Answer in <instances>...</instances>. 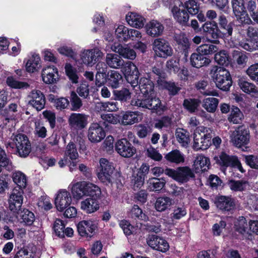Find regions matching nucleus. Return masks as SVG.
<instances>
[{"label": "nucleus", "mask_w": 258, "mask_h": 258, "mask_svg": "<svg viewBox=\"0 0 258 258\" xmlns=\"http://www.w3.org/2000/svg\"><path fill=\"white\" fill-rule=\"evenodd\" d=\"M218 50V48L216 45L212 44H204L198 46L196 51L205 56L210 57V55L215 53Z\"/></svg>", "instance_id": "obj_51"}, {"label": "nucleus", "mask_w": 258, "mask_h": 258, "mask_svg": "<svg viewBox=\"0 0 258 258\" xmlns=\"http://www.w3.org/2000/svg\"><path fill=\"white\" fill-rule=\"evenodd\" d=\"M214 59L218 64L223 66H228L231 62V58L225 50H221L215 53Z\"/></svg>", "instance_id": "obj_52"}, {"label": "nucleus", "mask_w": 258, "mask_h": 258, "mask_svg": "<svg viewBox=\"0 0 258 258\" xmlns=\"http://www.w3.org/2000/svg\"><path fill=\"white\" fill-rule=\"evenodd\" d=\"M120 227L122 229L125 236H128L137 233L136 227L132 225L131 223L126 220H122L119 223Z\"/></svg>", "instance_id": "obj_59"}, {"label": "nucleus", "mask_w": 258, "mask_h": 258, "mask_svg": "<svg viewBox=\"0 0 258 258\" xmlns=\"http://www.w3.org/2000/svg\"><path fill=\"white\" fill-rule=\"evenodd\" d=\"M14 141L18 155L22 158L27 157L31 151V144L28 137L23 134H18L15 136Z\"/></svg>", "instance_id": "obj_6"}, {"label": "nucleus", "mask_w": 258, "mask_h": 258, "mask_svg": "<svg viewBox=\"0 0 258 258\" xmlns=\"http://www.w3.org/2000/svg\"><path fill=\"white\" fill-rule=\"evenodd\" d=\"M176 137L177 141L183 147H187L190 142L189 133L185 130L181 129L176 132Z\"/></svg>", "instance_id": "obj_58"}, {"label": "nucleus", "mask_w": 258, "mask_h": 258, "mask_svg": "<svg viewBox=\"0 0 258 258\" xmlns=\"http://www.w3.org/2000/svg\"><path fill=\"white\" fill-rule=\"evenodd\" d=\"M203 135L195 132L194 134V144L193 147L194 149L197 150L199 149H205L206 148L204 147V144L206 143V141H209L210 137L209 135L203 133Z\"/></svg>", "instance_id": "obj_41"}, {"label": "nucleus", "mask_w": 258, "mask_h": 258, "mask_svg": "<svg viewBox=\"0 0 258 258\" xmlns=\"http://www.w3.org/2000/svg\"><path fill=\"white\" fill-rule=\"evenodd\" d=\"M115 34L119 42H126L128 39L134 40L141 37V33L138 30L129 29L122 25L118 26L115 29Z\"/></svg>", "instance_id": "obj_11"}, {"label": "nucleus", "mask_w": 258, "mask_h": 258, "mask_svg": "<svg viewBox=\"0 0 258 258\" xmlns=\"http://www.w3.org/2000/svg\"><path fill=\"white\" fill-rule=\"evenodd\" d=\"M28 97L30 98L28 104L37 111H40L44 108L46 102L45 97L40 90H32Z\"/></svg>", "instance_id": "obj_15"}, {"label": "nucleus", "mask_w": 258, "mask_h": 258, "mask_svg": "<svg viewBox=\"0 0 258 258\" xmlns=\"http://www.w3.org/2000/svg\"><path fill=\"white\" fill-rule=\"evenodd\" d=\"M111 48L114 51L118 53L120 56H121L125 58L133 60L137 56L136 52L134 49L129 47H123L120 44H117V45L114 44Z\"/></svg>", "instance_id": "obj_33"}, {"label": "nucleus", "mask_w": 258, "mask_h": 258, "mask_svg": "<svg viewBox=\"0 0 258 258\" xmlns=\"http://www.w3.org/2000/svg\"><path fill=\"white\" fill-rule=\"evenodd\" d=\"M26 70L28 73L37 72L41 67V59L38 54L34 53L27 60L26 63Z\"/></svg>", "instance_id": "obj_36"}, {"label": "nucleus", "mask_w": 258, "mask_h": 258, "mask_svg": "<svg viewBox=\"0 0 258 258\" xmlns=\"http://www.w3.org/2000/svg\"><path fill=\"white\" fill-rule=\"evenodd\" d=\"M171 205V200L167 197H159L155 203V208L158 212H163Z\"/></svg>", "instance_id": "obj_48"}, {"label": "nucleus", "mask_w": 258, "mask_h": 258, "mask_svg": "<svg viewBox=\"0 0 258 258\" xmlns=\"http://www.w3.org/2000/svg\"><path fill=\"white\" fill-rule=\"evenodd\" d=\"M101 201L95 199L87 198L81 202V209L87 213H93L99 210Z\"/></svg>", "instance_id": "obj_28"}, {"label": "nucleus", "mask_w": 258, "mask_h": 258, "mask_svg": "<svg viewBox=\"0 0 258 258\" xmlns=\"http://www.w3.org/2000/svg\"><path fill=\"white\" fill-rule=\"evenodd\" d=\"M146 74L147 76H149L153 80H156L158 86L167 77L166 73L162 69L156 67H153L152 71Z\"/></svg>", "instance_id": "obj_38"}, {"label": "nucleus", "mask_w": 258, "mask_h": 258, "mask_svg": "<svg viewBox=\"0 0 258 258\" xmlns=\"http://www.w3.org/2000/svg\"><path fill=\"white\" fill-rule=\"evenodd\" d=\"M165 158L168 162L176 164L183 163L185 160L183 155L177 149L172 150L168 153L165 156Z\"/></svg>", "instance_id": "obj_45"}, {"label": "nucleus", "mask_w": 258, "mask_h": 258, "mask_svg": "<svg viewBox=\"0 0 258 258\" xmlns=\"http://www.w3.org/2000/svg\"><path fill=\"white\" fill-rule=\"evenodd\" d=\"M171 12L174 18L182 26L189 25V13L185 10H180L177 6H174Z\"/></svg>", "instance_id": "obj_26"}, {"label": "nucleus", "mask_w": 258, "mask_h": 258, "mask_svg": "<svg viewBox=\"0 0 258 258\" xmlns=\"http://www.w3.org/2000/svg\"><path fill=\"white\" fill-rule=\"evenodd\" d=\"M243 118V114L239 108L235 106L232 105L230 114L228 118L230 122L234 124L240 123Z\"/></svg>", "instance_id": "obj_53"}, {"label": "nucleus", "mask_w": 258, "mask_h": 258, "mask_svg": "<svg viewBox=\"0 0 258 258\" xmlns=\"http://www.w3.org/2000/svg\"><path fill=\"white\" fill-rule=\"evenodd\" d=\"M186 11L191 15H195L199 12L200 5L195 0H188L184 3Z\"/></svg>", "instance_id": "obj_64"}, {"label": "nucleus", "mask_w": 258, "mask_h": 258, "mask_svg": "<svg viewBox=\"0 0 258 258\" xmlns=\"http://www.w3.org/2000/svg\"><path fill=\"white\" fill-rule=\"evenodd\" d=\"M64 70L67 76L72 83H78L79 77L75 68L73 67L70 63H67L64 66Z\"/></svg>", "instance_id": "obj_56"}, {"label": "nucleus", "mask_w": 258, "mask_h": 258, "mask_svg": "<svg viewBox=\"0 0 258 258\" xmlns=\"http://www.w3.org/2000/svg\"><path fill=\"white\" fill-rule=\"evenodd\" d=\"M248 0H231L232 7L233 13L237 19H241L243 16L248 17L247 9V3ZM248 21L251 22L249 18H248Z\"/></svg>", "instance_id": "obj_22"}, {"label": "nucleus", "mask_w": 258, "mask_h": 258, "mask_svg": "<svg viewBox=\"0 0 258 258\" xmlns=\"http://www.w3.org/2000/svg\"><path fill=\"white\" fill-rule=\"evenodd\" d=\"M98 70L96 74L95 84L98 86H101L107 82V67L105 63L99 62L96 66Z\"/></svg>", "instance_id": "obj_32"}, {"label": "nucleus", "mask_w": 258, "mask_h": 258, "mask_svg": "<svg viewBox=\"0 0 258 258\" xmlns=\"http://www.w3.org/2000/svg\"><path fill=\"white\" fill-rule=\"evenodd\" d=\"M218 23H206L204 25V32L207 37L215 39L220 38L229 37L233 33L234 24L233 22H228L227 17L223 14H220L218 18Z\"/></svg>", "instance_id": "obj_2"}, {"label": "nucleus", "mask_w": 258, "mask_h": 258, "mask_svg": "<svg viewBox=\"0 0 258 258\" xmlns=\"http://www.w3.org/2000/svg\"><path fill=\"white\" fill-rule=\"evenodd\" d=\"M238 85L243 92L248 94L258 95V91L255 85L246 81L244 79H240L238 82Z\"/></svg>", "instance_id": "obj_44"}, {"label": "nucleus", "mask_w": 258, "mask_h": 258, "mask_svg": "<svg viewBox=\"0 0 258 258\" xmlns=\"http://www.w3.org/2000/svg\"><path fill=\"white\" fill-rule=\"evenodd\" d=\"M246 182L242 180H235L230 179L227 181V184L233 191H243L245 190Z\"/></svg>", "instance_id": "obj_62"}, {"label": "nucleus", "mask_w": 258, "mask_h": 258, "mask_svg": "<svg viewBox=\"0 0 258 258\" xmlns=\"http://www.w3.org/2000/svg\"><path fill=\"white\" fill-rule=\"evenodd\" d=\"M236 156H229L224 152H222L219 156L214 158L215 163L221 167L227 168L231 167L235 163Z\"/></svg>", "instance_id": "obj_30"}, {"label": "nucleus", "mask_w": 258, "mask_h": 258, "mask_svg": "<svg viewBox=\"0 0 258 258\" xmlns=\"http://www.w3.org/2000/svg\"><path fill=\"white\" fill-rule=\"evenodd\" d=\"M166 175L179 183H187L196 177L194 170L187 166H179L175 169L166 167Z\"/></svg>", "instance_id": "obj_4"}, {"label": "nucleus", "mask_w": 258, "mask_h": 258, "mask_svg": "<svg viewBox=\"0 0 258 258\" xmlns=\"http://www.w3.org/2000/svg\"><path fill=\"white\" fill-rule=\"evenodd\" d=\"M97 227L94 222L90 220H83L77 224V230L81 237H92Z\"/></svg>", "instance_id": "obj_18"}, {"label": "nucleus", "mask_w": 258, "mask_h": 258, "mask_svg": "<svg viewBox=\"0 0 258 258\" xmlns=\"http://www.w3.org/2000/svg\"><path fill=\"white\" fill-rule=\"evenodd\" d=\"M41 77L43 82L46 84L56 83L58 80V69L54 66H47L42 69Z\"/></svg>", "instance_id": "obj_17"}, {"label": "nucleus", "mask_w": 258, "mask_h": 258, "mask_svg": "<svg viewBox=\"0 0 258 258\" xmlns=\"http://www.w3.org/2000/svg\"><path fill=\"white\" fill-rule=\"evenodd\" d=\"M214 81L216 87L224 91L229 90L232 84L229 72L223 68H220L215 72Z\"/></svg>", "instance_id": "obj_5"}, {"label": "nucleus", "mask_w": 258, "mask_h": 258, "mask_svg": "<svg viewBox=\"0 0 258 258\" xmlns=\"http://www.w3.org/2000/svg\"><path fill=\"white\" fill-rule=\"evenodd\" d=\"M86 195L88 196V198L95 199L101 201L103 195L100 188L97 185L87 182V186L86 187Z\"/></svg>", "instance_id": "obj_37"}, {"label": "nucleus", "mask_w": 258, "mask_h": 258, "mask_svg": "<svg viewBox=\"0 0 258 258\" xmlns=\"http://www.w3.org/2000/svg\"><path fill=\"white\" fill-rule=\"evenodd\" d=\"M102 120L99 122L104 127V128L109 129V124H115L119 120L116 116L113 115V114H105L101 115Z\"/></svg>", "instance_id": "obj_61"}, {"label": "nucleus", "mask_w": 258, "mask_h": 258, "mask_svg": "<svg viewBox=\"0 0 258 258\" xmlns=\"http://www.w3.org/2000/svg\"><path fill=\"white\" fill-rule=\"evenodd\" d=\"M249 132L243 126H240L233 132L231 141L233 145L237 148H241L249 142Z\"/></svg>", "instance_id": "obj_12"}, {"label": "nucleus", "mask_w": 258, "mask_h": 258, "mask_svg": "<svg viewBox=\"0 0 258 258\" xmlns=\"http://www.w3.org/2000/svg\"><path fill=\"white\" fill-rule=\"evenodd\" d=\"M122 72L126 81L132 86H135L138 84L140 73L133 62H127L122 68Z\"/></svg>", "instance_id": "obj_10"}, {"label": "nucleus", "mask_w": 258, "mask_h": 258, "mask_svg": "<svg viewBox=\"0 0 258 258\" xmlns=\"http://www.w3.org/2000/svg\"><path fill=\"white\" fill-rule=\"evenodd\" d=\"M126 20L130 25L137 28H143L145 25V19L136 13H128Z\"/></svg>", "instance_id": "obj_34"}, {"label": "nucleus", "mask_w": 258, "mask_h": 258, "mask_svg": "<svg viewBox=\"0 0 258 258\" xmlns=\"http://www.w3.org/2000/svg\"><path fill=\"white\" fill-rule=\"evenodd\" d=\"M106 62L110 68L115 69L122 68L124 66V61L121 59L119 54L107 53Z\"/></svg>", "instance_id": "obj_39"}, {"label": "nucleus", "mask_w": 258, "mask_h": 258, "mask_svg": "<svg viewBox=\"0 0 258 258\" xmlns=\"http://www.w3.org/2000/svg\"><path fill=\"white\" fill-rule=\"evenodd\" d=\"M218 103V99L209 97L204 99L202 106L208 112L213 113L216 111Z\"/></svg>", "instance_id": "obj_55"}, {"label": "nucleus", "mask_w": 258, "mask_h": 258, "mask_svg": "<svg viewBox=\"0 0 258 258\" xmlns=\"http://www.w3.org/2000/svg\"><path fill=\"white\" fill-rule=\"evenodd\" d=\"M18 105L15 103L10 104L7 107L2 111L1 114L5 118V120L9 122L15 118L14 114H11V112L16 113L18 111Z\"/></svg>", "instance_id": "obj_57"}, {"label": "nucleus", "mask_w": 258, "mask_h": 258, "mask_svg": "<svg viewBox=\"0 0 258 258\" xmlns=\"http://www.w3.org/2000/svg\"><path fill=\"white\" fill-rule=\"evenodd\" d=\"M114 147L116 152L124 158H131L137 152L136 148L126 138L118 140L115 143Z\"/></svg>", "instance_id": "obj_8"}, {"label": "nucleus", "mask_w": 258, "mask_h": 258, "mask_svg": "<svg viewBox=\"0 0 258 258\" xmlns=\"http://www.w3.org/2000/svg\"><path fill=\"white\" fill-rule=\"evenodd\" d=\"M129 216L135 220H141L146 221L149 218L145 213H144L142 209L137 205H134L130 213Z\"/></svg>", "instance_id": "obj_46"}, {"label": "nucleus", "mask_w": 258, "mask_h": 258, "mask_svg": "<svg viewBox=\"0 0 258 258\" xmlns=\"http://www.w3.org/2000/svg\"><path fill=\"white\" fill-rule=\"evenodd\" d=\"M190 64L196 68L208 66L211 62L210 57L205 56L199 52H194L190 57Z\"/></svg>", "instance_id": "obj_24"}, {"label": "nucleus", "mask_w": 258, "mask_h": 258, "mask_svg": "<svg viewBox=\"0 0 258 258\" xmlns=\"http://www.w3.org/2000/svg\"><path fill=\"white\" fill-rule=\"evenodd\" d=\"M13 180L19 187L21 191L26 186L27 179L26 175L20 171H17L13 174Z\"/></svg>", "instance_id": "obj_60"}, {"label": "nucleus", "mask_w": 258, "mask_h": 258, "mask_svg": "<svg viewBox=\"0 0 258 258\" xmlns=\"http://www.w3.org/2000/svg\"><path fill=\"white\" fill-rule=\"evenodd\" d=\"M138 116V111H125L122 115V123L124 125H132L138 122L139 121Z\"/></svg>", "instance_id": "obj_47"}, {"label": "nucleus", "mask_w": 258, "mask_h": 258, "mask_svg": "<svg viewBox=\"0 0 258 258\" xmlns=\"http://www.w3.org/2000/svg\"><path fill=\"white\" fill-rule=\"evenodd\" d=\"M122 75L118 72L110 70L107 72L106 84L112 88L117 89L123 83Z\"/></svg>", "instance_id": "obj_25"}, {"label": "nucleus", "mask_w": 258, "mask_h": 258, "mask_svg": "<svg viewBox=\"0 0 258 258\" xmlns=\"http://www.w3.org/2000/svg\"><path fill=\"white\" fill-rule=\"evenodd\" d=\"M17 214L20 215L22 222L28 226L32 225L35 219L34 214L27 209H24L23 211L21 210Z\"/></svg>", "instance_id": "obj_54"}, {"label": "nucleus", "mask_w": 258, "mask_h": 258, "mask_svg": "<svg viewBox=\"0 0 258 258\" xmlns=\"http://www.w3.org/2000/svg\"><path fill=\"white\" fill-rule=\"evenodd\" d=\"M147 242L153 249L162 252H166L169 249V244L167 240L155 234L150 236Z\"/></svg>", "instance_id": "obj_19"}, {"label": "nucleus", "mask_w": 258, "mask_h": 258, "mask_svg": "<svg viewBox=\"0 0 258 258\" xmlns=\"http://www.w3.org/2000/svg\"><path fill=\"white\" fill-rule=\"evenodd\" d=\"M100 53L99 51L92 49L85 50L82 54L81 59L84 64L92 66L99 61Z\"/></svg>", "instance_id": "obj_27"}, {"label": "nucleus", "mask_w": 258, "mask_h": 258, "mask_svg": "<svg viewBox=\"0 0 258 258\" xmlns=\"http://www.w3.org/2000/svg\"><path fill=\"white\" fill-rule=\"evenodd\" d=\"M70 109L73 111H79L83 106L82 100L74 91H72L69 97Z\"/></svg>", "instance_id": "obj_49"}, {"label": "nucleus", "mask_w": 258, "mask_h": 258, "mask_svg": "<svg viewBox=\"0 0 258 258\" xmlns=\"http://www.w3.org/2000/svg\"><path fill=\"white\" fill-rule=\"evenodd\" d=\"M68 123L72 130L78 132L86 127L88 116L84 113H72L68 118Z\"/></svg>", "instance_id": "obj_9"}, {"label": "nucleus", "mask_w": 258, "mask_h": 258, "mask_svg": "<svg viewBox=\"0 0 258 258\" xmlns=\"http://www.w3.org/2000/svg\"><path fill=\"white\" fill-rule=\"evenodd\" d=\"M104 127L99 122L92 123L88 132V137L92 143H98L103 140L106 136Z\"/></svg>", "instance_id": "obj_13"}, {"label": "nucleus", "mask_w": 258, "mask_h": 258, "mask_svg": "<svg viewBox=\"0 0 258 258\" xmlns=\"http://www.w3.org/2000/svg\"><path fill=\"white\" fill-rule=\"evenodd\" d=\"M215 204L220 210L230 212L235 208V201L231 196H220L215 199Z\"/></svg>", "instance_id": "obj_20"}, {"label": "nucleus", "mask_w": 258, "mask_h": 258, "mask_svg": "<svg viewBox=\"0 0 258 258\" xmlns=\"http://www.w3.org/2000/svg\"><path fill=\"white\" fill-rule=\"evenodd\" d=\"M48 101L52 103L57 110H62L68 108L70 106L69 100L66 97H57L53 94H50L47 97Z\"/></svg>", "instance_id": "obj_35"}, {"label": "nucleus", "mask_w": 258, "mask_h": 258, "mask_svg": "<svg viewBox=\"0 0 258 258\" xmlns=\"http://www.w3.org/2000/svg\"><path fill=\"white\" fill-rule=\"evenodd\" d=\"M23 191L14 189L9 199V209L15 214H19L23 203Z\"/></svg>", "instance_id": "obj_16"}, {"label": "nucleus", "mask_w": 258, "mask_h": 258, "mask_svg": "<svg viewBox=\"0 0 258 258\" xmlns=\"http://www.w3.org/2000/svg\"><path fill=\"white\" fill-rule=\"evenodd\" d=\"M201 103V101L199 99L187 98L184 99L182 105L188 112L193 113L198 110Z\"/></svg>", "instance_id": "obj_43"}, {"label": "nucleus", "mask_w": 258, "mask_h": 258, "mask_svg": "<svg viewBox=\"0 0 258 258\" xmlns=\"http://www.w3.org/2000/svg\"><path fill=\"white\" fill-rule=\"evenodd\" d=\"M150 190L154 191H160L165 186L166 180L164 178L152 177L148 180Z\"/></svg>", "instance_id": "obj_50"}, {"label": "nucleus", "mask_w": 258, "mask_h": 258, "mask_svg": "<svg viewBox=\"0 0 258 258\" xmlns=\"http://www.w3.org/2000/svg\"><path fill=\"white\" fill-rule=\"evenodd\" d=\"M145 29L148 35L152 37H158L163 34L164 26L157 20H152L146 24Z\"/></svg>", "instance_id": "obj_21"}, {"label": "nucleus", "mask_w": 258, "mask_h": 258, "mask_svg": "<svg viewBox=\"0 0 258 258\" xmlns=\"http://www.w3.org/2000/svg\"><path fill=\"white\" fill-rule=\"evenodd\" d=\"M66 226L64 221L60 219H56L53 224L52 229L55 232V235L60 237H64V233L63 231Z\"/></svg>", "instance_id": "obj_63"}, {"label": "nucleus", "mask_w": 258, "mask_h": 258, "mask_svg": "<svg viewBox=\"0 0 258 258\" xmlns=\"http://www.w3.org/2000/svg\"><path fill=\"white\" fill-rule=\"evenodd\" d=\"M115 168L113 164L105 158H101L99 165L96 168L97 175L98 179L104 185H111L113 183L117 184L121 183L120 180L115 179L113 177Z\"/></svg>", "instance_id": "obj_3"}, {"label": "nucleus", "mask_w": 258, "mask_h": 258, "mask_svg": "<svg viewBox=\"0 0 258 258\" xmlns=\"http://www.w3.org/2000/svg\"><path fill=\"white\" fill-rule=\"evenodd\" d=\"M138 84L141 95L137 99H132L131 102L132 106L151 109L159 114L167 110L166 105L163 104L161 100L156 96L155 84L152 78L146 74L140 78Z\"/></svg>", "instance_id": "obj_1"}, {"label": "nucleus", "mask_w": 258, "mask_h": 258, "mask_svg": "<svg viewBox=\"0 0 258 258\" xmlns=\"http://www.w3.org/2000/svg\"><path fill=\"white\" fill-rule=\"evenodd\" d=\"M159 86L167 90L170 96H174L177 95L181 89V88L177 86L174 82L167 81L166 80L162 82Z\"/></svg>", "instance_id": "obj_42"}, {"label": "nucleus", "mask_w": 258, "mask_h": 258, "mask_svg": "<svg viewBox=\"0 0 258 258\" xmlns=\"http://www.w3.org/2000/svg\"><path fill=\"white\" fill-rule=\"evenodd\" d=\"M153 48L156 54L160 57L167 58L173 54L169 42L164 38H156L153 42Z\"/></svg>", "instance_id": "obj_7"}, {"label": "nucleus", "mask_w": 258, "mask_h": 258, "mask_svg": "<svg viewBox=\"0 0 258 258\" xmlns=\"http://www.w3.org/2000/svg\"><path fill=\"white\" fill-rule=\"evenodd\" d=\"M112 93L115 100L119 101L124 104L131 102L132 93L128 89L126 88H122L120 89H116L113 90Z\"/></svg>", "instance_id": "obj_31"}, {"label": "nucleus", "mask_w": 258, "mask_h": 258, "mask_svg": "<svg viewBox=\"0 0 258 258\" xmlns=\"http://www.w3.org/2000/svg\"><path fill=\"white\" fill-rule=\"evenodd\" d=\"M194 165L195 172H205L210 169L211 166L210 159L204 155H199L195 159Z\"/></svg>", "instance_id": "obj_29"}, {"label": "nucleus", "mask_w": 258, "mask_h": 258, "mask_svg": "<svg viewBox=\"0 0 258 258\" xmlns=\"http://www.w3.org/2000/svg\"><path fill=\"white\" fill-rule=\"evenodd\" d=\"M72 201L70 192L65 189H61L57 192L54 204L57 210L62 212L71 205Z\"/></svg>", "instance_id": "obj_14"}, {"label": "nucleus", "mask_w": 258, "mask_h": 258, "mask_svg": "<svg viewBox=\"0 0 258 258\" xmlns=\"http://www.w3.org/2000/svg\"><path fill=\"white\" fill-rule=\"evenodd\" d=\"M78 156L76 145L71 142L67 146L63 158L58 161V164L60 167L62 168L69 163V158L71 160H76Z\"/></svg>", "instance_id": "obj_23"}, {"label": "nucleus", "mask_w": 258, "mask_h": 258, "mask_svg": "<svg viewBox=\"0 0 258 258\" xmlns=\"http://www.w3.org/2000/svg\"><path fill=\"white\" fill-rule=\"evenodd\" d=\"M87 182L82 181L75 184L72 188V193L74 199L79 200L86 195Z\"/></svg>", "instance_id": "obj_40"}]
</instances>
